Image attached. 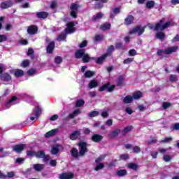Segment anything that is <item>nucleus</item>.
<instances>
[{
    "label": "nucleus",
    "mask_w": 179,
    "mask_h": 179,
    "mask_svg": "<svg viewBox=\"0 0 179 179\" xmlns=\"http://www.w3.org/2000/svg\"><path fill=\"white\" fill-rule=\"evenodd\" d=\"M66 26V27L64 29L66 34H72L76 31V28H75V22L73 21L68 22Z\"/></svg>",
    "instance_id": "obj_5"
},
{
    "label": "nucleus",
    "mask_w": 179,
    "mask_h": 179,
    "mask_svg": "<svg viewBox=\"0 0 179 179\" xmlns=\"http://www.w3.org/2000/svg\"><path fill=\"white\" fill-rule=\"evenodd\" d=\"M106 90L108 93H113L115 90V85H111L110 83H106L99 88V92H106Z\"/></svg>",
    "instance_id": "obj_4"
},
{
    "label": "nucleus",
    "mask_w": 179,
    "mask_h": 179,
    "mask_svg": "<svg viewBox=\"0 0 179 179\" xmlns=\"http://www.w3.org/2000/svg\"><path fill=\"white\" fill-rule=\"evenodd\" d=\"M136 54H137V52L135 49H131L129 50V55L130 57H135V55H136Z\"/></svg>",
    "instance_id": "obj_59"
},
{
    "label": "nucleus",
    "mask_w": 179,
    "mask_h": 179,
    "mask_svg": "<svg viewBox=\"0 0 179 179\" xmlns=\"http://www.w3.org/2000/svg\"><path fill=\"white\" fill-rule=\"evenodd\" d=\"M78 148H80V150H78V148H71L70 153L73 159H78V157H83L86 153L89 152V149L87 148V143L85 141H80L78 144Z\"/></svg>",
    "instance_id": "obj_1"
},
{
    "label": "nucleus",
    "mask_w": 179,
    "mask_h": 179,
    "mask_svg": "<svg viewBox=\"0 0 179 179\" xmlns=\"http://www.w3.org/2000/svg\"><path fill=\"white\" fill-rule=\"evenodd\" d=\"M43 159L44 163H48L50 162V157L49 155L44 154V156L42 157Z\"/></svg>",
    "instance_id": "obj_58"
},
{
    "label": "nucleus",
    "mask_w": 179,
    "mask_h": 179,
    "mask_svg": "<svg viewBox=\"0 0 179 179\" xmlns=\"http://www.w3.org/2000/svg\"><path fill=\"white\" fill-rule=\"evenodd\" d=\"M75 178V175L73 173H62L59 175V178L60 179H72Z\"/></svg>",
    "instance_id": "obj_16"
},
{
    "label": "nucleus",
    "mask_w": 179,
    "mask_h": 179,
    "mask_svg": "<svg viewBox=\"0 0 179 179\" xmlns=\"http://www.w3.org/2000/svg\"><path fill=\"white\" fill-rule=\"evenodd\" d=\"M122 83H124V78L122 76H119L117 82V86H122Z\"/></svg>",
    "instance_id": "obj_51"
},
{
    "label": "nucleus",
    "mask_w": 179,
    "mask_h": 179,
    "mask_svg": "<svg viewBox=\"0 0 179 179\" xmlns=\"http://www.w3.org/2000/svg\"><path fill=\"white\" fill-rule=\"evenodd\" d=\"M94 43H99L100 41H103L104 40V35L103 34H96L94 37Z\"/></svg>",
    "instance_id": "obj_29"
},
{
    "label": "nucleus",
    "mask_w": 179,
    "mask_h": 179,
    "mask_svg": "<svg viewBox=\"0 0 179 179\" xmlns=\"http://www.w3.org/2000/svg\"><path fill=\"white\" fill-rule=\"evenodd\" d=\"M25 146L24 144H17L13 146V150L17 153H20L22 150H24Z\"/></svg>",
    "instance_id": "obj_14"
},
{
    "label": "nucleus",
    "mask_w": 179,
    "mask_h": 179,
    "mask_svg": "<svg viewBox=\"0 0 179 179\" xmlns=\"http://www.w3.org/2000/svg\"><path fill=\"white\" fill-rule=\"evenodd\" d=\"M103 16V13H97L96 15L92 16V22H97V20H99V19H101Z\"/></svg>",
    "instance_id": "obj_35"
},
{
    "label": "nucleus",
    "mask_w": 179,
    "mask_h": 179,
    "mask_svg": "<svg viewBox=\"0 0 179 179\" xmlns=\"http://www.w3.org/2000/svg\"><path fill=\"white\" fill-rule=\"evenodd\" d=\"M66 33H62L57 36V40L59 41H64V40H66Z\"/></svg>",
    "instance_id": "obj_40"
},
{
    "label": "nucleus",
    "mask_w": 179,
    "mask_h": 179,
    "mask_svg": "<svg viewBox=\"0 0 179 179\" xmlns=\"http://www.w3.org/2000/svg\"><path fill=\"white\" fill-rule=\"evenodd\" d=\"M59 152V148L58 147H52L51 150L52 155H57Z\"/></svg>",
    "instance_id": "obj_52"
},
{
    "label": "nucleus",
    "mask_w": 179,
    "mask_h": 179,
    "mask_svg": "<svg viewBox=\"0 0 179 179\" xmlns=\"http://www.w3.org/2000/svg\"><path fill=\"white\" fill-rule=\"evenodd\" d=\"M44 167H45V165L43 164H34L33 166V169L38 173L43 171V170H44Z\"/></svg>",
    "instance_id": "obj_17"
},
{
    "label": "nucleus",
    "mask_w": 179,
    "mask_h": 179,
    "mask_svg": "<svg viewBox=\"0 0 179 179\" xmlns=\"http://www.w3.org/2000/svg\"><path fill=\"white\" fill-rule=\"evenodd\" d=\"M3 41H8V36L5 34L0 35V43H3Z\"/></svg>",
    "instance_id": "obj_57"
},
{
    "label": "nucleus",
    "mask_w": 179,
    "mask_h": 179,
    "mask_svg": "<svg viewBox=\"0 0 179 179\" xmlns=\"http://www.w3.org/2000/svg\"><path fill=\"white\" fill-rule=\"evenodd\" d=\"M85 49L78 50L75 53V58L77 59H80V58H83L85 55Z\"/></svg>",
    "instance_id": "obj_18"
},
{
    "label": "nucleus",
    "mask_w": 179,
    "mask_h": 179,
    "mask_svg": "<svg viewBox=\"0 0 179 179\" xmlns=\"http://www.w3.org/2000/svg\"><path fill=\"white\" fill-rule=\"evenodd\" d=\"M70 10L73 12H79V5L75 3H71L70 6Z\"/></svg>",
    "instance_id": "obj_36"
},
{
    "label": "nucleus",
    "mask_w": 179,
    "mask_h": 179,
    "mask_svg": "<svg viewBox=\"0 0 179 179\" xmlns=\"http://www.w3.org/2000/svg\"><path fill=\"white\" fill-rule=\"evenodd\" d=\"M169 80L171 83H174L176 82H178V77L176 74H171L169 77Z\"/></svg>",
    "instance_id": "obj_38"
},
{
    "label": "nucleus",
    "mask_w": 179,
    "mask_h": 179,
    "mask_svg": "<svg viewBox=\"0 0 179 179\" xmlns=\"http://www.w3.org/2000/svg\"><path fill=\"white\" fill-rule=\"evenodd\" d=\"M80 114V109H76L72 113L69 115V117L71 120L73 119L75 117H78Z\"/></svg>",
    "instance_id": "obj_31"
},
{
    "label": "nucleus",
    "mask_w": 179,
    "mask_h": 179,
    "mask_svg": "<svg viewBox=\"0 0 179 179\" xmlns=\"http://www.w3.org/2000/svg\"><path fill=\"white\" fill-rule=\"evenodd\" d=\"M133 153H141V148L138 145L133 147Z\"/></svg>",
    "instance_id": "obj_56"
},
{
    "label": "nucleus",
    "mask_w": 179,
    "mask_h": 179,
    "mask_svg": "<svg viewBox=\"0 0 179 179\" xmlns=\"http://www.w3.org/2000/svg\"><path fill=\"white\" fill-rule=\"evenodd\" d=\"M97 86H99V83L96 81V80H90L88 84V87L90 89H94V87H97Z\"/></svg>",
    "instance_id": "obj_30"
},
{
    "label": "nucleus",
    "mask_w": 179,
    "mask_h": 179,
    "mask_svg": "<svg viewBox=\"0 0 179 179\" xmlns=\"http://www.w3.org/2000/svg\"><path fill=\"white\" fill-rule=\"evenodd\" d=\"M0 79L2 82H9L12 80V76L8 73L2 72L0 74Z\"/></svg>",
    "instance_id": "obj_8"
},
{
    "label": "nucleus",
    "mask_w": 179,
    "mask_h": 179,
    "mask_svg": "<svg viewBox=\"0 0 179 179\" xmlns=\"http://www.w3.org/2000/svg\"><path fill=\"white\" fill-rule=\"evenodd\" d=\"M12 6H13V1L12 0L2 2L0 4L1 9H8V8H12Z\"/></svg>",
    "instance_id": "obj_9"
},
{
    "label": "nucleus",
    "mask_w": 179,
    "mask_h": 179,
    "mask_svg": "<svg viewBox=\"0 0 179 179\" xmlns=\"http://www.w3.org/2000/svg\"><path fill=\"white\" fill-rule=\"evenodd\" d=\"M155 37L156 38H158V40L163 41V40L166 38V34H164V32L159 31L155 34Z\"/></svg>",
    "instance_id": "obj_33"
},
{
    "label": "nucleus",
    "mask_w": 179,
    "mask_h": 179,
    "mask_svg": "<svg viewBox=\"0 0 179 179\" xmlns=\"http://www.w3.org/2000/svg\"><path fill=\"white\" fill-rule=\"evenodd\" d=\"M178 48V46H172L165 49H159L157 52V55L159 57H163V54H166V55H170L173 52H177Z\"/></svg>",
    "instance_id": "obj_3"
},
{
    "label": "nucleus",
    "mask_w": 179,
    "mask_h": 179,
    "mask_svg": "<svg viewBox=\"0 0 179 179\" xmlns=\"http://www.w3.org/2000/svg\"><path fill=\"white\" fill-rule=\"evenodd\" d=\"M173 141V138L171 137H166L164 140H162L161 142L162 143H169V142H171Z\"/></svg>",
    "instance_id": "obj_61"
},
{
    "label": "nucleus",
    "mask_w": 179,
    "mask_h": 179,
    "mask_svg": "<svg viewBox=\"0 0 179 179\" xmlns=\"http://www.w3.org/2000/svg\"><path fill=\"white\" fill-rule=\"evenodd\" d=\"M83 62H84V64H87V62H90V57L89 56L88 54L84 55V56H83Z\"/></svg>",
    "instance_id": "obj_44"
},
{
    "label": "nucleus",
    "mask_w": 179,
    "mask_h": 179,
    "mask_svg": "<svg viewBox=\"0 0 179 179\" xmlns=\"http://www.w3.org/2000/svg\"><path fill=\"white\" fill-rule=\"evenodd\" d=\"M164 18L161 19L159 22L155 24V25L152 23L148 24V29L154 30L155 31H159V30H160V31H163L165 29L170 27V25L171 24L170 21L164 23Z\"/></svg>",
    "instance_id": "obj_2"
},
{
    "label": "nucleus",
    "mask_w": 179,
    "mask_h": 179,
    "mask_svg": "<svg viewBox=\"0 0 179 179\" xmlns=\"http://www.w3.org/2000/svg\"><path fill=\"white\" fill-rule=\"evenodd\" d=\"M116 174L118 177H124L128 174V171L126 169H120L117 171Z\"/></svg>",
    "instance_id": "obj_32"
},
{
    "label": "nucleus",
    "mask_w": 179,
    "mask_h": 179,
    "mask_svg": "<svg viewBox=\"0 0 179 179\" xmlns=\"http://www.w3.org/2000/svg\"><path fill=\"white\" fill-rule=\"evenodd\" d=\"M135 20V17L132 15H128L127 17L124 19V24L125 26H129L130 24H132L134 23V21Z\"/></svg>",
    "instance_id": "obj_11"
},
{
    "label": "nucleus",
    "mask_w": 179,
    "mask_h": 179,
    "mask_svg": "<svg viewBox=\"0 0 179 179\" xmlns=\"http://www.w3.org/2000/svg\"><path fill=\"white\" fill-rule=\"evenodd\" d=\"M30 65V61L29 59H24L21 64L22 68H27Z\"/></svg>",
    "instance_id": "obj_45"
},
{
    "label": "nucleus",
    "mask_w": 179,
    "mask_h": 179,
    "mask_svg": "<svg viewBox=\"0 0 179 179\" xmlns=\"http://www.w3.org/2000/svg\"><path fill=\"white\" fill-rule=\"evenodd\" d=\"M80 137V131H74L69 136L71 141H76V139H79Z\"/></svg>",
    "instance_id": "obj_19"
},
{
    "label": "nucleus",
    "mask_w": 179,
    "mask_h": 179,
    "mask_svg": "<svg viewBox=\"0 0 179 179\" xmlns=\"http://www.w3.org/2000/svg\"><path fill=\"white\" fill-rule=\"evenodd\" d=\"M50 14L45 11L37 12L36 16L38 19H47Z\"/></svg>",
    "instance_id": "obj_15"
},
{
    "label": "nucleus",
    "mask_w": 179,
    "mask_h": 179,
    "mask_svg": "<svg viewBox=\"0 0 179 179\" xmlns=\"http://www.w3.org/2000/svg\"><path fill=\"white\" fill-rule=\"evenodd\" d=\"M85 105V101L83 99L77 100L76 102V107H82Z\"/></svg>",
    "instance_id": "obj_47"
},
{
    "label": "nucleus",
    "mask_w": 179,
    "mask_h": 179,
    "mask_svg": "<svg viewBox=\"0 0 179 179\" xmlns=\"http://www.w3.org/2000/svg\"><path fill=\"white\" fill-rule=\"evenodd\" d=\"M134 61V57H128L123 61V64L124 65H128L129 64H132Z\"/></svg>",
    "instance_id": "obj_43"
},
{
    "label": "nucleus",
    "mask_w": 179,
    "mask_h": 179,
    "mask_svg": "<svg viewBox=\"0 0 179 179\" xmlns=\"http://www.w3.org/2000/svg\"><path fill=\"white\" fill-rule=\"evenodd\" d=\"M134 129V127L132 126H127L124 128V129L122 131V136H125L128 132H131Z\"/></svg>",
    "instance_id": "obj_28"
},
{
    "label": "nucleus",
    "mask_w": 179,
    "mask_h": 179,
    "mask_svg": "<svg viewBox=\"0 0 179 179\" xmlns=\"http://www.w3.org/2000/svg\"><path fill=\"white\" fill-rule=\"evenodd\" d=\"M55 50V42L51 41L46 48V52L48 54H52Z\"/></svg>",
    "instance_id": "obj_10"
},
{
    "label": "nucleus",
    "mask_w": 179,
    "mask_h": 179,
    "mask_svg": "<svg viewBox=\"0 0 179 179\" xmlns=\"http://www.w3.org/2000/svg\"><path fill=\"white\" fill-rule=\"evenodd\" d=\"M27 156L29 157H33V156H36V151L34 150H27Z\"/></svg>",
    "instance_id": "obj_53"
},
{
    "label": "nucleus",
    "mask_w": 179,
    "mask_h": 179,
    "mask_svg": "<svg viewBox=\"0 0 179 179\" xmlns=\"http://www.w3.org/2000/svg\"><path fill=\"white\" fill-rule=\"evenodd\" d=\"M103 138L104 137L100 134H93L91 137V141H92V142H95V143H99L103 141Z\"/></svg>",
    "instance_id": "obj_12"
},
{
    "label": "nucleus",
    "mask_w": 179,
    "mask_h": 179,
    "mask_svg": "<svg viewBox=\"0 0 179 179\" xmlns=\"http://www.w3.org/2000/svg\"><path fill=\"white\" fill-rule=\"evenodd\" d=\"M80 48H85V47H87V41H83L80 45Z\"/></svg>",
    "instance_id": "obj_63"
},
{
    "label": "nucleus",
    "mask_w": 179,
    "mask_h": 179,
    "mask_svg": "<svg viewBox=\"0 0 179 179\" xmlns=\"http://www.w3.org/2000/svg\"><path fill=\"white\" fill-rule=\"evenodd\" d=\"M155 1H149L146 3V8H148V9H152L153 8H155Z\"/></svg>",
    "instance_id": "obj_41"
},
{
    "label": "nucleus",
    "mask_w": 179,
    "mask_h": 179,
    "mask_svg": "<svg viewBox=\"0 0 179 179\" xmlns=\"http://www.w3.org/2000/svg\"><path fill=\"white\" fill-rule=\"evenodd\" d=\"M104 159H106V155H101L95 159V163H96V164H99V163H100V162H103Z\"/></svg>",
    "instance_id": "obj_46"
},
{
    "label": "nucleus",
    "mask_w": 179,
    "mask_h": 179,
    "mask_svg": "<svg viewBox=\"0 0 179 179\" xmlns=\"http://www.w3.org/2000/svg\"><path fill=\"white\" fill-rule=\"evenodd\" d=\"M136 33H138V36H142V34L145 33V27H141V25H138L129 31V34H136Z\"/></svg>",
    "instance_id": "obj_6"
},
{
    "label": "nucleus",
    "mask_w": 179,
    "mask_h": 179,
    "mask_svg": "<svg viewBox=\"0 0 179 179\" xmlns=\"http://www.w3.org/2000/svg\"><path fill=\"white\" fill-rule=\"evenodd\" d=\"M14 76L15 78H22L24 76V71L22 69H17L14 71Z\"/></svg>",
    "instance_id": "obj_22"
},
{
    "label": "nucleus",
    "mask_w": 179,
    "mask_h": 179,
    "mask_svg": "<svg viewBox=\"0 0 179 179\" xmlns=\"http://www.w3.org/2000/svg\"><path fill=\"white\" fill-rule=\"evenodd\" d=\"M6 176V178H13L15 177V172L10 171L8 172Z\"/></svg>",
    "instance_id": "obj_62"
},
{
    "label": "nucleus",
    "mask_w": 179,
    "mask_h": 179,
    "mask_svg": "<svg viewBox=\"0 0 179 179\" xmlns=\"http://www.w3.org/2000/svg\"><path fill=\"white\" fill-rule=\"evenodd\" d=\"M104 169V164L100 163L96 165V167L94 168L95 171H99V170H103Z\"/></svg>",
    "instance_id": "obj_50"
},
{
    "label": "nucleus",
    "mask_w": 179,
    "mask_h": 179,
    "mask_svg": "<svg viewBox=\"0 0 179 179\" xmlns=\"http://www.w3.org/2000/svg\"><path fill=\"white\" fill-rule=\"evenodd\" d=\"M94 75V71L87 70V71H85L84 76L85 78H93Z\"/></svg>",
    "instance_id": "obj_39"
},
{
    "label": "nucleus",
    "mask_w": 179,
    "mask_h": 179,
    "mask_svg": "<svg viewBox=\"0 0 179 179\" xmlns=\"http://www.w3.org/2000/svg\"><path fill=\"white\" fill-rule=\"evenodd\" d=\"M162 107L164 108V110H166V108H169V107H171V103L170 102H164L162 103Z\"/></svg>",
    "instance_id": "obj_60"
},
{
    "label": "nucleus",
    "mask_w": 179,
    "mask_h": 179,
    "mask_svg": "<svg viewBox=\"0 0 179 179\" xmlns=\"http://www.w3.org/2000/svg\"><path fill=\"white\" fill-rule=\"evenodd\" d=\"M99 29L103 31H107V30H110V29H111V24L108 22H105L103 24L100 25Z\"/></svg>",
    "instance_id": "obj_21"
},
{
    "label": "nucleus",
    "mask_w": 179,
    "mask_h": 179,
    "mask_svg": "<svg viewBox=\"0 0 179 179\" xmlns=\"http://www.w3.org/2000/svg\"><path fill=\"white\" fill-rule=\"evenodd\" d=\"M15 100H17V96H13L11 99L6 102V107L9 108V107H10L11 103H13V101H15Z\"/></svg>",
    "instance_id": "obj_34"
},
{
    "label": "nucleus",
    "mask_w": 179,
    "mask_h": 179,
    "mask_svg": "<svg viewBox=\"0 0 179 179\" xmlns=\"http://www.w3.org/2000/svg\"><path fill=\"white\" fill-rule=\"evenodd\" d=\"M120 134H121V129L117 128L110 132V134H109V138H111L112 139L114 138H117V136H118Z\"/></svg>",
    "instance_id": "obj_20"
},
{
    "label": "nucleus",
    "mask_w": 179,
    "mask_h": 179,
    "mask_svg": "<svg viewBox=\"0 0 179 179\" xmlns=\"http://www.w3.org/2000/svg\"><path fill=\"white\" fill-rule=\"evenodd\" d=\"M127 168L130 170H134V171H137L138 169H139V166L137 165L136 163L130 162L127 164Z\"/></svg>",
    "instance_id": "obj_25"
},
{
    "label": "nucleus",
    "mask_w": 179,
    "mask_h": 179,
    "mask_svg": "<svg viewBox=\"0 0 179 179\" xmlns=\"http://www.w3.org/2000/svg\"><path fill=\"white\" fill-rule=\"evenodd\" d=\"M115 47L116 48V50H123L122 47H123V44L122 42H117L115 43Z\"/></svg>",
    "instance_id": "obj_55"
},
{
    "label": "nucleus",
    "mask_w": 179,
    "mask_h": 179,
    "mask_svg": "<svg viewBox=\"0 0 179 179\" xmlns=\"http://www.w3.org/2000/svg\"><path fill=\"white\" fill-rule=\"evenodd\" d=\"M63 59L61 57V56H57L55 58V64H57V65H59V64H62Z\"/></svg>",
    "instance_id": "obj_49"
},
{
    "label": "nucleus",
    "mask_w": 179,
    "mask_h": 179,
    "mask_svg": "<svg viewBox=\"0 0 179 179\" xmlns=\"http://www.w3.org/2000/svg\"><path fill=\"white\" fill-rule=\"evenodd\" d=\"M41 108H40L38 106H36L35 108L34 109V114L36 118H38L40 115H41Z\"/></svg>",
    "instance_id": "obj_26"
},
{
    "label": "nucleus",
    "mask_w": 179,
    "mask_h": 179,
    "mask_svg": "<svg viewBox=\"0 0 179 179\" xmlns=\"http://www.w3.org/2000/svg\"><path fill=\"white\" fill-rule=\"evenodd\" d=\"M133 101H134V98L131 95H127L122 99V102L124 103V104H130V103H132Z\"/></svg>",
    "instance_id": "obj_24"
},
{
    "label": "nucleus",
    "mask_w": 179,
    "mask_h": 179,
    "mask_svg": "<svg viewBox=\"0 0 179 179\" xmlns=\"http://www.w3.org/2000/svg\"><path fill=\"white\" fill-rule=\"evenodd\" d=\"M70 16L73 17V19H76V17H78V11H71Z\"/></svg>",
    "instance_id": "obj_64"
},
{
    "label": "nucleus",
    "mask_w": 179,
    "mask_h": 179,
    "mask_svg": "<svg viewBox=\"0 0 179 179\" xmlns=\"http://www.w3.org/2000/svg\"><path fill=\"white\" fill-rule=\"evenodd\" d=\"M27 31L29 36H34V34H37L38 31V27H37V25H30L27 27Z\"/></svg>",
    "instance_id": "obj_7"
},
{
    "label": "nucleus",
    "mask_w": 179,
    "mask_h": 179,
    "mask_svg": "<svg viewBox=\"0 0 179 179\" xmlns=\"http://www.w3.org/2000/svg\"><path fill=\"white\" fill-rule=\"evenodd\" d=\"M129 154H124V155H120V160H123L125 162L126 160H129Z\"/></svg>",
    "instance_id": "obj_48"
},
{
    "label": "nucleus",
    "mask_w": 179,
    "mask_h": 179,
    "mask_svg": "<svg viewBox=\"0 0 179 179\" xmlns=\"http://www.w3.org/2000/svg\"><path fill=\"white\" fill-rule=\"evenodd\" d=\"M99 114H100L99 111L93 110L89 113V117H97Z\"/></svg>",
    "instance_id": "obj_54"
},
{
    "label": "nucleus",
    "mask_w": 179,
    "mask_h": 179,
    "mask_svg": "<svg viewBox=\"0 0 179 179\" xmlns=\"http://www.w3.org/2000/svg\"><path fill=\"white\" fill-rule=\"evenodd\" d=\"M115 50V48L114 47V45H110L108 49H107V57H108V55H111V54H113V51Z\"/></svg>",
    "instance_id": "obj_42"
},
{
    "label": "nucleus",
    "mask_w": 179,
    "mask_h": 179,
    "mask_svg": "<svg viewBox=\"0 0 179 179\" xmlns=\"http://www.w3.org/2000/svg\"><path fill=\"white\" fill-rule=\"evenodd\" d=\"M45 154L44 150H39L37 152H35V157L36 159H43Z\"/></svg>",
    "instance_id": "obj_37"
},
{
    "label": "nucleus",
    "mask_w": 179,
    "mask_h": 179,
    "mask_svg": "<svg viewBox=\"0 0 179 179\" xmlns=\"http://www.w3.org/2000/svg\"><path fill=\"white\" fill-rule=\"evenodd\" d=\"M57 132H58V129H52L48 131L47 133H45V138H50V136H54V135H55Z\"/></svg>",
    "instance_id": "obj_27"
},
{
    "label": "nucleus",
    "mask_w": 179,
    "mask_h": 179,
    "mask_svg": "<svg viewBox=\"0 0 179 179\" xmlns=\"http://www.w3.org/2000/svg\"><path fill=\"white\" fill-rule=\"evenodd\" d=\"M107 58V54L102 55L100 57L96 58V62L98 65H101Z\"/></svg>",
    "instance_id": "obj_23"
},
{
    "label": "nucleus",
    "mask_w": 179,
    "mask_h": 179,
    "mask_svg": "<svg viewBox=\"0 0 179 179\" xmlns=\"http://www.w3.org/2000/svg\"><path fill=\"white\" fill-rule=\"evenodd\" d=\"M131 96L133 97V100H140V99H142V97H143V92L139 90L135 91L134 92H133Z\"/></svg>",
    "instance_id": "obj_13"
}]
</instances>
